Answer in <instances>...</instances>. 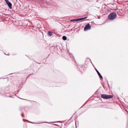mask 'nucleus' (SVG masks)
Segmentation results:
<instances>
[{"label": "nucleus", "instance_id": "obj_7", "mask_svg": "<svg viewBox=\"0 0 128 128\" xmlns=\"http://www.w3.org/2000/svg\"><path fill=\"white\" fill-rule=\"evenodd\" d=\"M62 39L64 40H66L67 39V37L65 36H63L62 37Z\"/></svg>", "mask_w": 128, "mask_h": 128}, {"label": "nucleus", "instance_id": "obj_22", "mask_svg": "<svg viewBox=\"0 0 128 128\" xmlns=\"http://www.w3.org/2000/svg\"><path fill=\"white\" fill-rule=\"evenodd\" d=\"M54 122V123H55V122Z\"/></svg>", "mask_w": 128, "mask_h": 128}, {"label": "nucleus", "instance_id": "obj_17", "mask_svg": "<svg viewBox=\"0 0 128 128\" xmlns=\"http://www.w3.org/2000/svg\"><path fill=\"white\" fill-rule=\"evenodd\" d=\"M60 122V121H58L57 122Z\"/></svg>", "mask_w": 128, "mask_h": 128}, {"label": "nucleus", "instance_id": "obj_19", "mask_svg": "<svg viewBox=\"0 0 128 128\" xmlns=\"http://www.w3.org/2000/svg\"><path fill=\"white\" fill-rule=\"evenodd\" d=\"M90 60L91 61L90 59Z\"/></svg>", "mask_w": 128, "mask_h": 128}, {"label": "nucleus", "instance_id": "obj_6", "mask_svg": "<svg viewBox=\"0 0 128 128\" xmlns=\"http://www.w3.org/2000/svg\"><path fill=\"white\" fill-rule=\"evenodd\" d=\"M87 18V16L85 17H84L81 18H77L76 19V20H77V21H79L80 20H83L85 19H86Z\"/></svg>", "mask_w": 128, "mask_h": 128}, {"label": "nucleus", "instance_id": "obj_3", "mask_svg": "<svg viewBox=\"0 0 128 128\" xmlns=\"http://www.w3.org/2000/svg\"><path fill=\"white\" fill-rule=\"evenodd\" d=\"M91 26L88 23L87 24H86L84 27V31H86L88 30L91 29Z\"/></svg>", "mask_w": 128, "mask_h": 128}, {"label": "nucleus", "instance_id": "obj_18", "mask_svg": "<svg viewBox=\"0 0 128 128\" xmlns=\"http://www.w3.org/2000/svg\"><path fill=\"white\" fill-rule=\"evenodd\" d=\"M47 123H50V122H47Z\"/></svg>", "mask_w": 128, "mask_h": 128}, {"label": "nucleus", "instance_id": "obj_14", "mask_svg": "<svg viewBox=\"0 0 128 128\" xmlns=\"http://www.w3.org/2000/svg\"><path fill=\"white\" fill-rule=\"evenodd\" d=\"M9 97H10V98H11V97H12V96H9Z\"/></svg>", "mask_w": 128, "mask_h": 128}, {"label": "nucleus", "instance_id": "obj_9", "mask_svg": "<svg viewBox=\"0 0 128 128\" xmlns=\"http://www.w3.org/2000/svg\"><path fill=\"white\" fill-rule=\"evenodd\" d=\"M70 21H77V20H76V19L72 20H70Z\"/></svg>", "mask_w": 128, "mask_h": 128}, {"label": "nucleus", "instance_id": "obj_4", "mask_svg": "<svg viewBox=\"0 0 128 128\" xmlns=\"http://www.w3.org/2000/svg\"><path fill=\"white\" fill-rule=\"evenodd\" d=\"M5 1L10 8L11 9L12 8V4L8 0H5Z\"/></svg>", "mask_w": 128, "mask_h": 128}, {"label": "nucleus", "instance_id": "obj_11", "mask_svg": "<svg viewBox=\"0 0 128 128\" xmlns=\"http://www.w3.org/2000/svg\"><path fill=\"white\" fill-rule=\"evenodd\" d=\"M70 56L71 58H73V56L72 54L70 55Z\"/></svg>", "mask_w": 128, "mask_h": 128}, {"label": "nucleus", "instance_id": "obj_16", "mask_svg": "<svg viewBox=\"0 0 128 128\" xmlns=\"http://www.w3.org/2000/svg\"><path fill=\"white\" fill-rule=\"evenodd\" d=\"M30 75H31V74H29V76H30Z\"/></svg>", "mask_w": 128, "mask_h": 128}, {"label": "nucleus", "instance_id": "obj_1", "mask_svg": "<svg viewBox=\"0 0 128 128\" xmlns=\"http://www.w3.org/2000/svg\"><path fill=\"white\" fill-rule=\"evenodd\" d=\"M116 13L112 12L109 15L108 18L109 20H113L116 18Z\"/></svg>", "mask_w": 128, "mask_h": 128}, {"label": "nucleus", "instance_id": "obj_5", "mask_svg": "<svg viewBox=\"0 0 128 128\" xmlns=\"http://www.w3.org/2000/svg\"><path fill=\"white\" fill-rule=\"evenodd\" d=\"M95 70L96 71V72H97L98 74V76H99V78H100L101 79H102L103 78V77L100 74L99 72H98V71L97 70V69L95 68Z\"/></svg>", "mask_w": 128, "mask_h": 128}, {"label": "nucleus", "instance_id": "obj_20", "mask_svg": "<svg viewBox=\"0 0 128 128\" xmlns=\"http://www.w3.org/2000/svg\"><path fill=\"white\" fill-rule=\"evenodd\" d=\"M18 98H20V99H21V98H20L18 97Z\"/></svg>", "mask_w": 128, "mask_h": 128}, {"label": "nucleus", "instance_id": "obj_23", "mask_svg": "<svg viewBox=\"0 0 128 128\" xmlns=\"http://www.w3.org/2000/svg\"><path fill=\"white\" fill-rule=\"evenodd\" d=\"M1 78H0V79H1Z\"/></svg>", "mask_w": 128, "mask_h": 128}, {"label": "nucleus", "instance_id": "obj_21", "mask_svg": "<svg viewBox=\"0 0 128 128\" xmlns=\"http://www.w3.org/2000/svg\"><path fill=\"white\" fill-rule=\"evenodd\" d=\"M23 121H24V119H23Z\"/></svg>", "mask_w": 128, "mask_h": 128}, {"label": "nucleus", "instance_id": "obj_8", "mask_svg": "<svg viewBox=\"0 0 128 128\" xmlns=\"http://www.w3.org/2000/svg\"><path fill=\"white\" fill-rule=\"evenodd\" d=\"M48 36H50L52 35V32H49L48 33Z\"/></svg>", "mask_w": 128, "mask_h": 128}, {"label": "nucleus", "instance_id": "obj_13", "mask_svg": "<svg viewBox=\"0 0 128 128\" xmlns=\"http://www.w3.org/2000/svg\"><path fill=\"white\" fill-rule=\"evenodd\" d=\"M54 125H56V126H58V125L57 124H54Z\"/></svg>", "mask_w": 128, "mask_h": 128}, {"label": "nucleus", "instance_id": "obj_2", "mask_svg": "<svg viewBox=\"0 0 128 128\" xmlns=\"http://www.w3.org/2000/svg\"><path fill=\"white\" fill-rule=\"evenodd\" d=\"M102 98L104 99H111L113 97V96L112 95H109L106 94H102L101 96Z\"/></svg>", "mask_w": 128, "mask_h": 128}, {"label": "nucleus", "instance_id": "obj_12", "mask_svg": "<svg viewBox=\"0 0 128 128\" xmlns=\"http://www.w3.org/2000/svg\"><path fill=\"white\" fill-rule=\"evenodd\" d=\"M22 117H24L23 115V114H22Z\"/></svg>", "mask_w": 128, "mask_h": 128}, {"label": "nucleus", "instance_id": "obj_10", "mask_svg": "<svg viewBox=\"0 0 128 128\" xmlns=\"http://www.w3.org/2000/svg\"><path fill=\"white\" fill-rule=\"evenodd\" d=\"M26 121L30 123H32V124H39L38 123H35V122H30V121H28V120H27Z\"/></svg>", "mask_w": 128, "mask_h": 128}, {"label": "nucleus", "instance_id": "obj_15", "mask_svg": "<svg viewBox=\"0 0 128 128\" xmlns=\"http://www.w3.org/2000/svg\"><path fill=\"white\" fill-rule=\"evenodd\" d=\"M7 55L8 56H9V54H7Z\"/></svg>", "mask_w": 128, "mask_h": 128}]
</instances>
